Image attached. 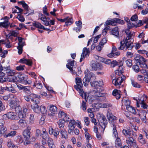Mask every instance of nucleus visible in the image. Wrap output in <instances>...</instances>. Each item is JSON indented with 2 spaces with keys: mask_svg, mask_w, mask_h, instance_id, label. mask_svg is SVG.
Masks as SVG:
<instances>
[{
  "mask_svg": "<svg viewBox=\"0 0 148 148\" xmlns=\"http://www.w3.org/2000/svg\"><path fill=\"white\" fill-rule=\"evenodd\" d=\"M75 82L76 85L74 86V88L79 92L82 98H84L86 101H87L88 98H86V95L82 89L83 86L81 79L80 77H76L75 79Z\"/></svg>",
  "mask_w": 148,
  "mask_h": 148,
  "instance_id": "f257e3e1",
  "label": "nucleus"
},
{
  "mask_svg": "<svg viewBox=\"0 0 148 148\" xmlns=\"http://www.w3.org/2000/svg\"><path fill=\"white\" fill-rule=\"evenodd\" d=\"M125 32L127 35L126 39L124 40L123 39L124 43L125 46L128 50H131L133 47V44L131 40H130L134 33L133 32L132 33L129 29H127L125 31Z\"/></svg>",
  "mask_w": 148,
  "mask_h": 148,
  "instance_id": "f03ea898",
  "label": "nucleus"
},
{
  "mask_svg": "<svg viewBox=\"0 0 148 148\" xmlns=\"http://www.w3.org/2000/svg\"><path fill=\"white\" fill-rule=\"evenodd\" d=\"M85 77L83 79V82L85 86L88 85L89 83H91L92 80L95 79V74L92 72H90L88 69L85 71Z\"/></svg>",
  "mask_w": 148,
  "mask_h": 148,
  "instance_id": "7ed1b4c3",
  "label": "nucleus"
},
{
  "mask_svg": "<svg viewBox=\"0 0 148 148\" xmlns=\"http://www.w3.org/2000/svg\"><path fill=\"white\" fill-rule=\"evenodd\" d=\"M3 71L7 74L8 77L7 80L10 82H13L14 75L15 73L14 71L11 70L10 66H4Z\"/></svg>",
  "mask_w": 148,
  "mask_h": 148,
  "instance_id": "20e7f679",
  "label": "nucleus"
},
{
  "mask_svg": "<svg viewBox=\"0 0 148 148\" xmlns=\"http://www.w3.org/2000/svg\"><path fill=\"white\" fill-rule=\"evenodd\" d=\"M3 71L7 74L8 77L7 80L10 82H13L14 75L15 73L14 71L11 70L10 66H4Z\"/></svg>",
  "mask_w": 148,
  "mask_h": 148,
  "instance_id": "39448f33",
  "label": "nucleus"
},
{
  "mask_svg": "<svg viewBox=\"0 0 148 148\" xmlns=\"http://www.w3.org/2000/svg\"><path fill=\"white\" fill-rule=\"evenodd\" d=\"M125 76L122 75L112 80V83L117 88H119L121 83L125 79Z\"/></svg>",
  "mask_w": 148,
  "mask_h": 148,
  "instance_id": "423d86ee",
  "label": "nucleus"
},
{
  "mask_svg": "<svg viewBox=\"0 0 148 148\" xmlns=\"http://www.w3.org/2000/svg\"><path fill=\"white\" fill-rule=\"evenodd\" d=\"M90 65L92 70H101L103 68L101 63L97 62L92 61L90 63Z\"/></svg>",
  "mask_w": 148,
  "mask_h": 148,
  "instance_id": "0eeeda50",
  "label": "nucleus"
},
{
  "mask_svg": "<svg viewBox=\"0 0 148 148\" xmlns=\"http://www.w3.org/2000/svg\"><path fill=\"white\" fill-rule=\"evenodd\" d=\"M98 120L100 125L103 129L104 131L107 124V121L105 117L103 115H100L99 117H98Z\"/></svg>",
  "mask_w": 148,
  "mask_h": 148,
  "instance_id": "6e6552de",
  "label": "nucleus"
},
{
  "mask_svg": "<svg viewBox=\"0 0 148 148\" xmlns=\"http://www.w3.org/2000/svg\"><path fill=\"white\" fill-rule=\"evenodd\" d=\"M122 133L126 137H128L132 136H136L135 133L132 131L130 129V128L129 127L126 129H123L122 131Z\"/></svg>",
  "mask_w": 148,
  "mask_h": 148,
  "instance_id": "1a4fd4ad",
  "label": "nucleus"
},
{
  "mask_svg": "<svg viewBox=\"0 0 148 148\" xmlns=\"http://www.w3.org/2000/svg\"><path fill=\"white\" fill-rule=\"evenodd\" d=\"M18 77L20 81L25 85H29L32 83V81L28 79L27 76L26 75H19Z\"/></svg>",
  "mask_w": 148,
  "mask_h": 148,
  "instance_id": "9d476101",
  "label": "nucleus"
},
{
  "mask_svg": "<svg viewBox=\"0 0 148 148\" xmlns=\"http://www.w3.org/2000/svg\"><path fill=\"white\" fill-rule=\"evenodd\" d=\"M31 129L30 126H28L23 132V135L25 140H29L31 137V132L30 130Z\"/></svg>",
  "mask_w": 148,
  "mask_h": 148,
  "instance_id": "9b49d317",
  "label": "nucleus"
},
{
  "mask_svg": "<svg viewBox=\"0 0 148 148\" xmlns=\"http://www.w3.org/2000/svg\"><path fill=\"white\" fill-rule=\"evenodd\" d=\"M136 135L134 136H130L128 137L127 139L126 140L128 146L133 147L137 145L136 140L134 138L136 137Z\"/></svg>",
  "mask_w": 148,
  "mask_h": 148,
  "instance_id": "f8f14e48",
  "label": "nucleus"
},
{
  "mask_svg": "<svg viewBox=\"0 0 148 148\" xmlns=\"http://www.w3.org/2000/svg\"><path fill=\"white\" fill-rule=\"evenodd\" d=\"M76 122L74 120H71L69 124V130L68 131V133L71 134L73 133V131L75 127Z\"/></svg>",
  "mask_w": 148,
  "mask_h": 148,
  "instance_id": "ddd939ff",
  "label": "nucleus"
},
{
  "mask_svg": "<svg viewBox=\"0 0 148 148\" xmlns=\"http://www.w3.org/2000/svg\"><path fill=\"white\" fill-rule=\"evenodd\" d=\"M90 53V51L89 48H87L86 47H84L83 49L82 53L81 55V58L80 59V62H82L83 59H84L85 57L87 55L89 56Z\"/></svg>",
  "mask_w": 148,
  "mask_h": 148,
  "instance_id": "4468645a",
  "label": "nucleus"
},
{
  "mask_svg": "<svg viewBox=\"0 0 148 148\" xmlns=\"http://www.w3.org/2000/svg\"><path fill=\"white\" fill-rule=\"evenodd\" d=\"M31 98V101L34 103H39L40 102V96L37 95L32 93L30 95Z\"/></svg>",
  "mask_w": 148,
  "mask_h": 148,
  "instance_id": "2eb2a0df",
  "label": "nucleus"
},
{
  "mask_svg": "<svg viewBox=\"0 0 148 148\" xmlns=\"http://www.w3.org/2000/svg\"><path fill=\"white\" fill-rule=\"evenodd\" d=\"M6 117H7L8 119H11L14 120L16 119V116L15 114L13 112H10L3 115V118Z\"/></svg>",
  "mask_w": 148,
  "mask_h": 148,
  "instance_id": "dca6fc26",
  "label": "nucleus"
},
{
  "mask_svg": "<svg viewBox=\"0 0 148 148\" xmlns=\"http://www.w3.org/2000/svg\"><path fill=\"white\" fill-rule=\"evenodd\" d=\"M103 90V89L101 88L97 87L95 90H94L95 91V96L97 97H102L104 96V93L102 92Z\"/></svg>",
  "mask_w": 148,
  "mask_h": 148,
  "instance_id": "f3484780",
  "label": "nucleus"
},
{
  "mask_svg": "<svg viewBox=\"0 0 148 148\" xmlns=\"http://www.w3.org/2000/svg\"><path fill=\"white\" fill-rule=\"evenodd\" d=\"M112 95L116 97V99H120L121 96V91L115 89L113 91Z\"/></svg>",
  "mask_w": 148,
  "mask_h": 148,
  "instance_id": "a211bd4d",
  "label": "nucleus"
},
{
  "mask_svg": "<svg viewBox=\"0 0 148 148\" xmlns=\"http://www.w3.org/2000/svg\"><path fill=\"white\" fill-rule=\"evenodd\" d=\"M3 90H8L12 92H14L16 91L13 89L11 87H1L0 88V94H2L3 93Z\"/></svg>",
  "mask_w": 148,
  "mask_h": 148,
  "instance_id": "6ab92c4d",
  "label": "nucleus"
},
{
  "mask_svg": "<svg viewBox=\"0 0 148 148\" xmlns=\"http://www.w3.org/2000/svg\"><path fill=\"white\" fill-rule=\"evenodd\" d=\"M119 31L118 27H116L110 32V34L115 36L119 37Z\"/></svg>",
  "mask_w": 148,
  "mask_h": 148,
  "instance_id": "aec40b11",
  "label": "nucleus"
},
{
  "mask_svg": "<svg viewBox=\"0 0 148 148\" xmlns=\"http://www.w3.org/2000/svg\"><path fill=\"white\" fill-rule=\"evenodd\" d=\"M102 85H103V82L100 81H94L93 82H91V85L93 87L97 86L100 87L102 86Z\"/></svg>",
  "mask_w": 148,
  "mask_h": 148,
  "instance_id": "412c9836",
  "label": "nucleus"
},
{
  "mask_svg": "<svg viewBox=\"0 0 148 148\" xmlns=\"http://www.w3.org/2000/svg\"><path fill=\"white\" fill-rule=\"evenodd\" d=\"M49 109L50 111L53 114H56L57 112V108L56 106L53 105L49 106Z\"/></svg>",
  "mask_w": 148,
  "mask_h": 148,
  "instance_id": "4be33fe9",
  "label": "nucleus"
},
{
  "mask_svg": "<svg viewBox=\"0 0 148 148\" xmlns=\"http://www.w3.org/2000/svg\"><path fill=\"white\" fill-rule=\"evenodd\" d=\"M74 60L71 61L70 60H69L68 61V63L66 65V67L69 69L70 71L72 69L73 66L74 64Z\"/></svg>",
  "mask_w": 148,
  "mask_h": 148,
  "instance_id": "5701e85b",
  "label": "nucleus"
},
{
  "mask_svg": "<svg viewBox=\"0 0 148 148\" xmlns=\"http://www.w3.org/2000/svg\"><path fill=\"white\" fill-rule=\"evenodd\" d=\"M26 120L25 118H22L18 121V123L22 126H25L27 125Z\"/></svg>",
  "mask_w": 148,
  "mask_h": 148,
  "instance_id": "b1692460",
  "label": "nucleus"
},
{
  "mask_svg": "<svg viewBox=\"0 0 148 148\" xmlns=\"http://www.w3.org/2000/svg\"><path fill=\"white\" fill-rule=\"evenodd\" d=\"M40 136L42 137V139H48V135L47 132L46 131L45 129H43L42 130V132L41 133Z\"/></svg>",
  "mask_w": 148,
  "mask_h": 148,
  "instance_id": "393cba45",
  "label": "nucleus"
},
{
  "mask_svg": "<svg viewBox=\"0 0 148 148\" xmlns=\"http://www.w3.org/2000/svg\"><path fill=\"white\" fill-rule=\"evenodd\" d=\"M18 88L21 90H23V91L25 93L30 91V87L28 86H25L22 85L18 86Z\"/></svg>",
  "mask_w": 148,
  "mask_h": 148,
  "instance_id": "a878e982",
  "label": "nucleus"
},
{
  "mask_svg": "<svg viewBox=\"0 0 148 148\" xmlns=\"http://www.w3.org/2000/svg\"><path fill=\"white\" fill-rule=\"evenodd\" d=\"M107 117L109 121L114 120L116 119V117L114 116L111 112L108 111L107 113Z\"/></svg>",
  "mask_w": 148,
  "mask_h": 148,
  "instance_id": "bb28decb",
  "label": "nucleus"
},
{
  "mask_svg": "<svg viewBox=\"0 0 148 148\" xmlns=\"http://www.w3.org/2000/svg\"><path fill=\"white\" fill-rule=\"evenodd\" d=\"M24 42L21 43L18 45V46L17 47V48L18 49V53L19 54H21L23 51V47L24 45Z\"/></svg>",
  "mask_w": 148,
  "mask_h": 148,
  "instance_id": "cd10ccee",
  "label": "nucleus"
},
{
  "mask_svg": "<svg viewBox=\"0 0 148 148\" xmlns=\"http://www.w3.org/2000/svg\"><path fill=\"white\" fill-rule=\"evenodd\" d=\"M60 134L61 135V138H64L65 139H67L68 138V135L67 132L66 131L63 130H60Z\"/></svg>",
  "mask_w": 148,
  "mask_h": 148,
  "instance_id": "c85d7f7f",
  "label": "nucleus"
},
{
  "mask_svg": "<svg viewBox=\"0 0 148 148\" xmlns=\"http://www.w3.org/2000/svg\"><path fill=\"white\" fill-rule=\"evenodd\" d=\"M16 133V131L13 130L11 131L9 133L6 134L4 135V137L5 138H7L8 137H13L14 136Z\"/></svg>",
  "mask_w": 148,
  "mask_h": 148,
  "instance_id": "c756f323",
  "label": "nucleus"
},
{
  "mask_svg": "<svg viewBox=\"0 0 148 148\" xmlns=\"http://www.w3.org/2000/svg\"><path fill=\"white\" fill-rule=\"evenodd\" d=\"M47 142L49 148H54L55 145L52 139L51 138H49Z\"/></svg>",
  "mask_w": 148,
  "mask_h": 148,
  "instance_id": "7c9ffc66",
  "label": "nucleus"
},
{
  "mask_svg": "<svg viewBox=\"0 0 148 148\" xmlns=\"http://www.w3.org/2000/svg\"><path fill=\"white\" fill-rule=\"evenodd\" d=\"M126 109L128 111L132 114H137V112H136L135 109L134 107L131 106H127V107Z\"/></svg>",
  "mask_w": 148,
  "mask_h": 148,
  "instance_id": "2f4dec72",
  "label": "nucleus"
},
{
  "mask_svg": "<svg viewBox=\"0 0 148 148\" xmlns=\"http://www.w3.org/2000/svg\"><path fill=\"white\" fill-rule=\"evenodd\" d=\"M140 67L142 68H147L148 67V60H145H145H143V62L142 63L140 64Z\"/></svg>",
  "mask_w": 148,
  "mask_h": 148,
  "instance_id": "473e14b6",
  "label": "nucleus"
},
{
  "mask_svg": "<svg viewBox=\"0 0 148 148\" xmlns=\"http://www.w3.org/2000/svg\"><path fill=\"white\" fill-rule=\"evenodd\" d=\"M38 103H35V104L34 105L33 109V110L36 112L37 113H39L40 112V107H39L38 105Z\"/></svg>",
  "mask_w": 148,
  "mask_h": 148,
  "instance_id": "72a5a7b5",
  "label": "nucleus"
},
{
  "mask_svg": "<svg viewBox=\"0 0 148 148\" xmlns=\"http://www.w3.org/2000/svg\"><path fill=\"white\" fill-rule=\"evenodd\" d=\"M34 86H36L38 89H41L43 87V86L41 83L38 81H36L33 85Z\"/></svg>",
  "mask_w": 148,
  "mask_h": 148,
  "instance_id": "f704fd0d",
  "label": "nucleus"
},
{
  "mask_svg": "<svg viewBox=\"0 0 148 148\" xmlns=\"http://www.w3.org/2000/svg\"><path fill=\"white\" fill-rule=\"evenodd\" d=\"M18 3H20L22 5V6L23 8H24L26 12L28 11V6L27 4L25 3V1H18Z\"/></svg>",
  "mask_w": 148,
  "mask_h": 148,
  "instance_id": "c9c22d12",
  "label": "nucleus"
},
{
  "mask_svg": "<svg viewBox=\"0 0 148 148\" xmlns=\"http://www.w3.org/2000/svg\"><path fill=\"white\" fill-rule=\"evenodd\" d=\"M131 84L132 86L134 87L137 88H140L141 86L137 82L133 79H131Z\"/></svg>",
  "mask_w": 148,
  "mask_h": 148,
  "instance_id": "e433bc0d",
  "label": "nucleus"
},
{
  "mask_svg": "<svg viewBox=\"0 0 148 148\" xmlns=\"http://www.w3.org/2000/svg\"><path fill=\"white\" fill-rule=\"evenodd\" d=\"M5 18H8V20L9 19V18L7 16H6L5 17ZM10 24V23H9L8 20L5 21L3 22H2V27H4L7 28L8 26H9Z\"/></svg>",
  "mask_w": 148,
  "mask_h": 148,
  "instance_id": "4c0bfd02",
  "label": "nucleus"
},
{
  "mask_svg": "<svg viewBox=\"0 0 148 148\" xmlns=\"http://www.w3.org/2000/svg\"><path fill=\"white\" fill-rule=\"evenodd\" d=\"M33 25L35 27L40 29L44 28V26L38 22H35L33 23Z\"/></svg>",
  "mask_w": 148,
  "mask_h": 148,
  "instance_id": "58836bf2",
  "label": "nucleus"
},
{
  "mask_svg": "<svg viewBox=\"0 0 148 148\" xmlns=\"http://www.w3.org/2000/svg\"><path fill=\"white\" fill-rule=\"evenodd\" d=\"M115 146L117 147H121V141L120 139L117 137L116 139L115 142Z\"/></svg>",
  "mask_w": 148,
  "mask_h": 148,
  "instance_id": "ea45409f",
  "label": "nucleus"
},
{
  "mask_svg": "<svg viewBox=\"0 0 148 148\" xmlns=\"http://www.w3.org/2000/svg\"><path fill=\"white\" fill-rule=\"evenodd\" d=\"M120 53L119 52H115L114 53H111L108 54V56L109 57L112 58L115 56H118L120 55Z\"/></svg>",
  "mask_w": 148,
  "mask_h": 148,
  "instance_id": "a19ab883",
  "label": "nucleus"
},
{
  "mask_svg": "<svg viewBox=\"0 0 148 148\" xmlns=\"http://www.w3.org/2000/svg\"><path fill=\"white\" fill-rule=\"evenodd\" d=\"M73 23V20L72 18H70L68 16L67 20L65 21V23L66 26L70 25Z\"/></svg>",
  "mask_w": 148,
  "mask_h": 148,
  "instance_id": "79ce46f5",
  "label": "nucleus"
},
{
  "mask_svg": "<svg viewBox=\"0 0 148 148\" xmlns=\"http://www.w3.org/2000/svg\"><path fill=\"white\" fill-rule=\"evenodd\" d=\"M40 109V112H41L42 114H45L46 113L47 110L44 106H41Z\"/></svg>",
  "mask_w": 148,
  "mask_h": 148,
  "instance_id": "37998d69",
  "label": "nucleus"
},
{
  "mask_svg": "<svg viewBox=\"0 0 148 148\" xmlns=\"http://www.w3.org/2000/svg\"><path fill=\"white\" fill-rule=\"evenodd\" d=\"M18 114L19 117L21 119L25 118L26 115L25 113H24L23 110L18 112Z\"/></svg>",
  "mask_w": 148,
  "mask_h": 148,
  "instance_id": "c03bdc74",
  "label": "nucleus"
},
{
  "mask_svg": "<svg viewBox=\"0 0 148 148\" xmlns=\"http://www.w3.org/2000/svg\"><path fill=\"white\" fill-rule=\"evenodd\" d=\"M120 46L118 48V49L119 50H123L124 48H125L126 49V47L125 46V44L124 43V41L123 40L122 41H121L120 42Z\"/></svg>",
  "mask_w": 148,
  "mask_h": 148,
  "instance_id": "a18cd8bd",
  "label": "nucleus"
},
{
  "mask_svg": "<svg viewBox=\"0 0 148 148\" xmlns=\"http://www.w3.org/2000/svg\"><path fill=\"white\" fill-rule=\"evenodd\" d=\"M0 128V133L1 134H3L7 130V128L4 126L1 127Z\"/></svg>",
  "mask_w": 148,
  "mask_h": 148,
  "instance_id": "49530a36",
  "label": "nucleus"
},
{
  "mask_svg": "<svg viewBox=\"0 0 148 148\" xmlns=\"http://www.w3.org/2000/svg\"><path fill=\"white\" fill-rule=\"evenodd\" d=\"M60 131L56 129L54 130L53 132V136L56 138L59 137V134Z\"/></svg>",
  "mask_w": 148,
  "mask_h": 148,
  "instance_id": "de8ad7c7",
  "label": "nucleus"
},
{
  "mask_svg": "<svg viewBox=\"0 0 148 148\" xmlns=\"http://www.w3.org/2000/svg\"><path fill=\"white\" fill-rule=\"evenodd\" d=\"M34 116L32 114L30 115L29 117L28 123L29 124H32L34 122Z\"/></svg>",
  "mask_w": 148,
  "mask_h": 148,
  "instance_id": "09e8293b",
  "label": "nucleus"
},
{
  "mask_svg": "<svg viewBox=\"0 0 148 148\" xmlns=\"http://www.w3.org/2000/svg\"><path fill=\"white\" fill-rule=\"evenodd\" d=\"M21 14H18L16 18H18L20 21L24 22L25 21V18L23 16L21 15Z\"/></svg>",
  "mask_w": 148,
  "mask_h": 148,
  "instance_id": "8fccbe9b",
  "label": "nucleus"
},
{
  "mask_svg": "<svg viewBox=\"0 0 148 148\" xmlns=\"http://www.w3.org/2000/svg\"><path fill=\"white\" fill-rule=\"evenodd\" d=\"M85 135L87 142L88 143L89 142V140L92 138L90 135L89 133H86Z\"/></svg>",
  "mask_w": 148,
  "mask_h": 148,
  "instance_id": "3c124183",
  "label": "nucleus"
},
{
  "mask_svg": "<svg viewBox=\"0 0 148 148\" xmlns=\"http://www.w3.org/2000/svg\"><path fill=\"white\" fill-rule=\"evenodd\" d=\"M107 40L106 38H104L102 39L101 40L100 42V45H102L103 46V45L107 42Z\"/></svg>",
  "mask_w": 148,
  "mask_h": 148,
  "instance_id": "603ef678",
  "label": "nucleus"
},
{
  "mask_svg": "<svg viewBox=\"0 0 148 148\" xmlns=\"http://www.w3.org/2000/svg\"><path fill=\"white\" fill-rule=\"evenodd\" d=\"M113 134H114V136L115 138L118 137V133L117 132L116 128V127L113 125Z\"/></svg>",
  "mask_w": 148,
  "mask_h": 148,
  "instance_id": "864d4df0",
  "label": "nucleus"
},
{
  "mask_svg": "<svg viewBox=\"0 0 148 148\" xmlns=\"http://www.w3.org/2000/svg\"><path fill=\"white\" fill-rule=\"evenodd\" d=\"M64 121L62 120H60L58 122L59 127L60 128L63 127L64 126Z\"/></svg>",
  "mask_w": 148,
  "mask_h": 148,
  "instance_id": "5fc2aeb1",
  "label": "nucleus"
},
{
  "mask_svg": "<svg viewBox=\"0 0 148 148\" xmlns=\"http://www.w3.org/2000/svg\"><path fill=\"white\" fill-rule=\"evenodd\" d=\"M126 64L128 66H131L132 65V61L130 59H128L125 61Z\"/></svg>",
  "mask_w": 148,
  "mask_h": 148,
  "instance_id": "6e6d98bb",
  "label": "nucleus"
},
{
  "mask_svg": "<svg viewBox=\"0 0 148 148\" xmlns=\"http://www.w3.org/2000/svg\"><path fill=\"white\" fill-rule=\"evenodd\" d=\"M82 110L85 111H86V103L84 102V101H83L82 103Z\"/></svg>",
  "mask_w": 148,
  "mask_h": 148,
  "instance_id": "4d7b16f0",
  "label": "nucleus"
},
{
  "mask_svg": "<svg viewBox=\"0 0 148 148\" xmlns=\"http://www.w3.org/2000/svg\"><path fill=\"white\" fill-rule=\"evenodd\" d=\"M128 28L130 29L135 26V25L130 21L127 23Z\"/></svg>",
  "mask_w": 148,
  "mask_h": 148,
  "instance_id": "13d9d810",
  "label": "nucleus"
},
{
  "mask_svg": "<svg viewBox=\"0 0 148 148\" xmlns=\"http://www.w3.org/2000/svg\"><path fill=\"white\" fill-rule=\"evenodd\" d=\"M14 108L15 111L17 113H18V112L23 110L21 107L19 106L16 107Z\"/></svg>",
  "mask_w": 148,
  "mask_h": 148,
  "instance_id": "bf43d9fd",
  "label": "nucleus"
},
{
  "mask_svg": "<svg viewBox=\"0 0 148 148\" xmlns=\"http://www.w3.org/2000/svg\"><path fill=\"white\" fill-rule=\"evenodd\" d=\"M131 20L132 21H136L138 20V17L136 14H134L132 16L131 18Z\"/></svg>",
  "mask_w": 148,
  "mask_h": 148,
  "instance_id": "052dcab7",
  "label": "nucleus"
},
{
  "mask_svg": "<svg viewBox=\"0 0 148 148\" xmlns=\"http://www.w3.org/2000/svg\"><path fill=\"white\" fill-rule=\"evenodd\" d=\"M84 120L86 125L88 126L89 124V119L88 117H85L84 118Z\"/></svg>",
  "mask_w": 148,
  "mask_h": 148,
  "instance_id": "680f3d73",
  "label": "nucleus"
},
{
  "mask_svg": "<svg viewBox=\"0 0 148 148\" xmlns=\"http://www.w3.org/2000/svg\"><path fill=\"white\" fill-rule=\"evenodd\" d=\"M140 104L141 105V107L144 109L146 108L147 107V105L144 103V101L140 102Z\"/></svg>",
  "mask_w": 148,
  "mask_h": 148,
  "instance_id": "e2e57ef3",
  "label": "nucleus"
},
{
  "mask_svg": "<svg viewBox=\"0 0 148 148\" xmlns=\"http://www.w3.org/2000/svg\"><path fill=\"white\" fill-rule=\"evenodd\" d=\"M114 20L116 21L117 23H120L121 24H124V21L123 20H121L117 18H114Z\"/></svg>",
  "mask_w": 148,
  "mask_h": 148,
  "instance_id": "0e129e2a",
  "label": "nucleus"
},
{
  "mask_svg": "<svg viewBox=\"0 0 148 148\" xmlns=\"http://www.w3.org/2000/svg\"><path fill=\"white\" fill-rule=\"evenodd\" d=\"M118 65V63L116 60H113L112 62L111 61V66L112 67H114L115 66Z\"/></svg>",
  "mask_w": 148,
  "mask_h": 148,
  "instance_id": "69168bd1",
  "label": "nucleus"
},
{
  "mask_svg": "<svg viewBox=\"0 0 148 148\" xmlns=\"http://www.w3.org/2000/svg\"><path fill=\"white\" fill-rule=\"evenodd\" d=\"M133 69L136 72H138L139 71V68L137 65H134L132 67Z\"/></svg>",
  "mask_w": 148,
  "mask_h": 148,
  "instance_id": "338daca9",
  "label": "nucleus"
},
{
  "mask_svg": "<svg viewBox=\"0 0 148 148\" xmlns=\"http://www.w3.org/2000/svg\"><path fill=\"white\" fill-rule=\"evenodd\" d=\"M8 146L9 148H12V146L14 145L12 143L11 140H9L8 141Z\"/></svg>",
  "mask_w": 148,
  "mask_h": 148,
  "instance_id": "774afa93",
  "label": "nucleus"
}]
</instances>
